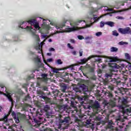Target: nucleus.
Segmentation results:
<instances>
[{"label": "nucleus", "instance_id": "nucleus-40", "mask_svg": "<svg viewBox=\"0 0 131 131\" xmlns=\"http://www.w3.org/2000/svg\"><path fill=\"white\" fill-rule=\"evenodd\" d=\"M108 94V96L110 97V98H112V97H113V95H112L111 93H107Z\"/></svg>", "mask_w": 131, "mask_h": 131}, {"label": "nucleus", "instance_id": "nucleus-21", "mask_svg": "<svg viewBox=\"0 0 131 131\" xmlns=\"http://www.w3.org/2000/svg\"><path fill=\"white\" fill-rule=\"evenodd\" d=\"M117 51H118V49H117L116 47H112L110 49V51L112 52V53L117 52Z\"/></svg>", "mask_w": 131, "mask_h": 131}, {"label": "nucleus", "instance_id": "nucleus-24", "mask_svg": "<svg viewBox=\"0 0 131 131\" xmlns=\"http://www.w3.org/2000/svg\"><path fill=\"white\" fill-rule=\"evenodd\" d=\"M44 110L45 111H46V112L47 111H49V110H50V106H49V105H46L44 106Z\"/></svg>", "mask_w": 131, "mask_h": 131}, {"label": "nucleus", "instance_id": "nucleus-3", "mask_svg": "<svg viewBox=\"0 0 131 131\" xmlns=\"http://www.w3.org/2000/svg\"><path fill=\"white\" fill-rule=\"evenodd\" d=\"M123 105L120 106V109L123 114L122 116H119L118 118L116 119L115 123H113L112 120H108L107 121V127L106 128L107 131H114V124H117L119 126V127L121 128H126L125 126H127V125L124 123V120L128 119V117H125V114L128 115V116H130L131 115V107L126 106L127 104V101L125 99L122 102Z\"/></svg>", "mask_w": 131, "mask_h": 131}, {"label": "nucleus", "instance_id": "nucleus-12", "mask_svg": "<svg viewBox=\"0 0 131 131\" xmlns=\"http://www.w3.org/2000/svg\"><path fill=\"white\" fill-rule=\"evenodd\" d=\"M4 96H6L7 98H8L9 101L11 102L12 104H13V98H12V96L13 94L11 93L6 92V93H4Z\"/></svg>", "mask_w": 131, "mask_h": 131}, {"label": "nucleus", "instance_id": "nucleus-61", "mask_svg": "<svg viewBox=\"0 0 131 131\" xmlns=\"http://www.w3.org/2000/svg\"><path fill=\"white\" fill-rule=\"evenodd\" d=\"M129 26H130V27H131V24H129Z\"/></svg>", "mask_w": 131, "mask_h": 131}, {"label": "nucleus", "instance_id": "nucleus-36", "mask_svg": "<svg viewBox=\"0 0 131 131\" xmlns=\"http://www.w3.org/2000/svg\"><path fill=\"white\" fill-rule=\"evenodd\" d=\"M116 18L117 19H119L120 20H123V19H124V18L122 16H118L116 17Z\"/></svg>", "mask_w": 131, "mask_h": 131}, {"label": "nucleus", "instance_id": "nucleus-14", "mask_svg": "<svg viewBox=\"0 0 131 131\" xmlns=\"http://www.w3.org/2000/svg\"><path fill=\"white\" fill-rule=\"evenodd\" d=\"M33 122L35 123V125H34V126L35 127H38V126L41 124L40 121H38L36 119H34Z\"/></svg>", "mask_w": 131, "mask_h": 131}, {"label": "nucleus", "instance_id": "nucleus-48", "mask_svg": "<svg viewBox=\"0 0 131 131\" xmlns=\"http://www.w3.org/2000/svg\"><path fill=\"white\" fill-rule=\"evenodd\" d=\"M90 38H91V37H86L84 38V39H85L86 40L88 39H90Z\"/></svg>", "mask_w": 131, "mask_h": 131}, {"label": "nucleus", "instance_id": "nucleus-32", "mask_svg": "<svg viewBox=\"0 0 131 131\" xmlns=\"http://www.w3.org/2000/svg\"><path fill=\"white\" fill-rule=\"evenodd\" d=\"M127 68H128V69L129 70H131V63H129L127 66H126Z\"/></svg>", "mask_w": 131, "mask_h": 131}, {"label": "nucleus", "instance_id": "nucleus-29", "mask_svg": "<svg viewBox=\"0 0 131 131\" xmlns=\"http://www.w3.org/2000/svg\"><path fill=\"white\" fill-rule=\"evenodd\" d=\"M96 36H101L102 35V32H98L95 34Z\"/></svg>", "mask_w": 131, "mask_h": 131}, {"label": "nucleus", "instance_id": "nucleus-56", "mask_svg": "<svg viewBox=\"0 0 131 131\" xmlns=\"http://www.w3.org/2000/svg\"><path fill=\"white\" fill-rule=\"evenodd\" d=\"M37 85H39V83L38 82V83H37Z\"/></svg>", "mask_w": 131, "mask_h": 131}, {"label": "nucleus", "instance_id": "nucleus-39", "mask_svg": "<svg viewBox=\"0 0 131 131\" xmlns=\"http://www.w3.org/2000/svg\"><path fill=\"white\" fill-rule=\"evenodd\" d=\"M49 52H55V49L51 48L49 49Z\"/></svg>", "mask_w": 131, "mask_h": 131}, {"label": "nucleus", "instance_id": "nucleus-49", "mask_svg": "<svg viewBox=\"0 0 131 131\" xmlns=\"http://www.w3.org/2000/svg\"><path fill=\"white\" fill-rule=\"evenodd\" d=\"M47 56H52V53H47Z\"/></svg>", "mask_w": 131, "mask_h": 131}, {"label": "nucleus", "instance_id": "nucleus-50", "mask_svg": "<svg viewBox=\"0 0 131 131\" xmlns=\"http://www.w3.org/2000/svg\"><path fill=\"white\" fill-rule=\"evenodd\" d=\"M19 94L20 95H22L23 94V93L22 92V91L19 90Z\"/></svg>", "mask_w": 131, "mask_h": 131}, {"label": "nucleus", "instance_id": "nucleus-2", "mask_svg": "<svg viewBox=\"0 0 131 131\" xmlns=\"http://www.w3.org/2000/svg\"><path fill=\"white\" fill-rule=\"evenodd\" d=\"M102 8H103V7L101 6L99 7L98 6L97 8H93L92 13L93 17H89L86 20H78L77 23H70V25L71 27H68L64 30L55 32L52 34V35H55L58 33H64V32H74L80 29L91 27L95 22H98V20H100V18L103 17V15L98 17V15L95 14V13L98 12V10H100V9H102Z\"/></svg>", "mask_w": 131, "mask_h": 131}, {"label": "nucleus", "instance_id": "nucleus-31", "mask_svg": "<svg viewBox=\"0 0 131 131\" xmlns=\"http://www.w3.org/2000/svg\"><path fill=\"white\" fill-rule=\"evenodd\" d=\"M13 39L14 41H18V36H13Z\"/></svg>", "mask_w": 131, "mask_h": 131}, {"label": "nucleus", "instance_id": "nucleus-17", "mask_svg": "<svg viewBox=\"0 0 131 131\" xmlns=\"http://www.w3.org/2000/svg\"><path fill=\"white\" fill-rule=\"evenodd\" d=\"M70 120V118L69 117H66L64 118L63 120L60 121L61 123H68L69 121Z\"/></svg>", "mask_w": 131, "mask_h": 131}, {"label": "nucleus", "instance_id": "nucleus-57", "mask_svg": "<svg viewBox=\"0 0 131 131\" xmlns=\"http://www.w3.org/2000/svg\"><path fill=\"white\" fill-rule=\"evenodd\" d=\"M110 16H112V14H110Z\"/></svg>", "mask_w": 131, "mask_h": 131}, {"label": "nucleus", "instance_id": "nucleus-33", "mask_svg": "<svg viewBox=\"0 0 131 131\" xmlns=\"http://www.w3.org/2000/svg\"><path fill=\"white\" fill-rule=\"evenodd\" d=\"M68 47L69 48V49H71V50H73L74 48L71 46L70 43H68Z\"/></svg>", "mask_w": 131, "mask_h": 131}, {"label": "nucleus", "instance_id": "nucleus-43", "mask_svg": "<svg viewBox=\"0 0 131 131\" xmlns=\"http://www.w3.org/2000/svg\"><path fill=\"white\" fill-rule=\"evenodd\" d=\"M128 10H129V9L127 8V9H123L122 10H121L119 12H124V11H128Z\"/></svg>", "mask_w": 131, "mask_h": 131}, {"label": "nucleus", "instance_id": "nucleus-62", "mask_svg": "<svg viewBox=\"0 0 131 131\" xmlns=\"http://www.w3.org/2000/svg\"><path fill=\"white\" fill-rule=\"evenodd\" d=\"M5 119L7 120V117H5Z\"/></svg>", "mask_w": 131, "mask_h": 131}, {"label": "nucleus", "instance_id": "nucleus-19", "mask_svg": "<svg viewBox=\"0 0 131 131\" xmlns=\"http://www.w3.org/2000/svg\"><path fill=\"white\" fill-rule=\"evenodd\" d=\"M105 24L106 25H108V26H110L111 27H113V26H114V23L112 21H106L105 23Z\"/></svg>", "mask_w": 131, "mask_h": 131}, {"label": "nucleus", "instance_id": "nucleus-15", "mask_svg": "<svg viewBox=\"0 0 131 131\" xmlns=\"http://www.w3.org/2000/svg\"><path fill=\"white\" fill-rule=\"evenodd\" d=\"M42 78L40 79L42 81H44V82H47L48 81V75L46 74H42L41 75Z\"/></svg>", "mask_w": 131, "mask_h": 131}, {"label": "nucleus", "instance_id": "nucleus-55", "mask_svg": "<svg viewBox=\"0 0 131 131\" xmlns=\"http://www.w3.org/2000/svg\"><path fill=\"white\" fill-rule=\"evenodd\" d=\"M119 11H114L113 13H118Z\"/></svg>", "mask_w": 131, "mask_h": 131}, {"label": "nucleus", "instance_id": "nucleus-60", "mask_svg": "<svg viewBox=\"0 0 131 131\" xmlns=\"http://www.w3.org/2000/svg\"><path fill=\"white\" fill-rule=\"evenodd\" d=\"M35 71H38V70H35V71H34V72H35Z\"/></svg>", "mask_w": 131, "mask_h": 131}, {"label": "nucleus", "instance_id": "nucleus-64", "mask_svg": "<svg viewBox=\"0 0 131 131\" xmlns=\"http://www.w3.org/2000/svg\"><path fill=\"white\" fill-rule=\"evenodd\" d=\"M130 19H131V17H130Z\"/></svg>", "mask_w": 131, "mask_h": 131}, {"label": "nucleus", "instance_id": "nucleus-45", "mask_svg": "<svg viewBox=\"0 0 131 131\" xmlns=\"http://www.w3.org/2000/svg\"><path fill=\"white\" fill-rule=\"evenodd\" d=\"M90 72H94V68H90Z\"/></svg>", "mask_w": 131, "mask_h": 131}, {"label": "nucleus", "instance_id": "nucleus-35", "mask_svg": "<svg viewBox=\"0 0 131 131\" xmlns=\"http://www.w3.org/2000/svg\"><path fill=\"white\" fill-rule=\"evenodd\" d=\"M77 37H78V39H80V40H81V39H84V37H83L82 36H81V35H78V36H77Z\"/></svg>", "mask_w": 131, "mask_h": 131}, {"label": "nucleus", "instance_id": "nucleus-46", "mask_svg": "<svg viewBox=\"0 0 131 131\" xmlns=\"http://www.w3.org/2000/svg\"><path fill=\"white\" fill-rule=\"evenodd\" d=\"M71 42H72V43H74V42H75V41L74 39H71Z\"/></svg>", "mask_w": 131, "mask_h": 131}, {"label": "nucleus", "instance_id": "nucleus-41", "mask_svg": "<svg viewBox=\"0 0 131 131\" xmlns=\"http://www.w3.org/2000/svg\"><path fill=\"white\" fill-rule=\"evenodd\" d=\"M30 97L29 96V95H27L26 98H25V101H27V100H28V99H30Z\"/></svg>", "mask_w": 131, "mask_h": 131}, {"label": "nucleus", "instance_id": "nucleus-53", "mask_svg": "<svg viewBox=\"0 0 131 131\" xmlns=\"http://www.w3.org/2000/svg\"><path fill=\"white\" fill-rule=\"evenodd\" d=\"M111 90L113 91L114 90V87H111Z\"/></svg>", "mask_w": 131, "mask_h": 131}, {"label": "nucleus", "instance_id": "nucleus-58", "mask_svg": "<svg viewBox=\"0 0 131 131\" xmlns=\"http://www.w3.org/2000/svg\"><path fill=\"white\" fill-rule=\"evenodd\" d=\"M86 43H89V42H88V41H86Z\"/></svg>", "mask_w": 131, "mask_h": 131}, {"label": "nucleus", "instance_id": "nucleus-9", "mask_svg": "<svg viewBox=\"0 0 131 131\" xmlns=\"http://www.w3.org/2000/svg\"><path fill=\"white\" fill-rule=\"evenodd\" d=\"M106 62H118L119 58L118 57H107L105 58Z\"/></svg>", "mask_w": 131, "mask_h": 131}, {"label": "nucleus", "instance_id": "nucleus-6", "mask_svg": "<svg viewBox=\"0 0 131 131\" xmlns=\"http://www.w3.org/2000/svg\"><path fill=\"white\" fill-rule=\"evenodd\" d=\"M92 58H96L95 59V62H99V63H101L102 62V59L100 58L101 56L99 55H92L89 56L88 58H83L81 60V63H82V64L85 63L89 60H90V59H92Z\"/></svg>", "mask_w": 131, "mask_h": 131}, {"label": "nucleus", "instance_id": "nucleus-13", "mask_svg": "<svg viewBox=\"0 0 131 131\" xmlns=\"http://www.w3.org/2000/svg\"><path fill=\"white\" fill-rule=\"evenodd\" d=\"M37 95H40L41 96V99H43L44 100H47V98L46 96H43V95H45V93L43 92L40 90L37 91Z\"/></svg>", "mask_w": 131, "mask_h": 131}, {"label": "nucleus", "instance_id": "nucleus-27", "mask_svg": "<svg viewBox=\"0 0 131 131\" xmlns=\"http://www.w3.org/2000/svg\"><path fill=\"white\" fill-rule=\"evenodd\" d=\"M57 64H58V65H60L61 64H62L63 63V62L62 61V60H61V59H57L56 60V62Z\"/></svg>", "mask_w": 131, "mask_h": 131}, {"label": "nucleus", "instance_id": "nucleus-54", "mask_svg": "<svg viewBox=\"0 0 131 131\" xmlns=\"http://www.w3.org/2000/svg\"><path fill=\"white\" fill-rule=\"evenodd\" d=\"M11 112H12V110H10V111L9 112V114H11Z\"/></svg>", "mask_w": 131, "mask_h": 131}, {"label": "nucleus", "instance_id": "nucleus-63", "mask_svg": "<svg viewBox=\"0 0 131 131\" xmlns=\"http://www.w3.org/2000/svg\"><path fill=\"white\" fill-rule=\"evenodd\" d=\"M66 22H67V20H66L65 23H66Z\"/></svg>", "mask_w": 131, "mask_h": 131}, {"label": "nucleus", "instance_id": "nucleus-37", "mask_svg": "<svg viewBox=\"0 0 131 131\" xmlns=\"http://www.w3.org/2000/svg\"><path fill=\"white\" fill-rule=\"evenodd\" d=\"M104 25H105V23H103L102 21H101L100 23V27H101V28L104 27Z\"/></svg>", "mask_w": 131, "mask_h": 131}, {"label": "nucleus", "instance_id": "nucleus-44", "mask_svg": "<svg viewBox=\"0 0 131 131\" xmlns=\"http://www.w3.org/2000/svg\"><path fill=\"white\" fill-rule=\"evenodd\" d=\"M43 91H48V87H47V86H43Z\"/></svg>", "mask_w": 131, "mask_h": 131}, {"label": "nucleus", "instance_id": "nucleus-20", "mask_svg": "<svg viewBox=\"0 0 131 131\" xmlns=\"http://www.w3.org/2000/svg\"><path fill=\"white\" fill-rule=\"evenodd\" d=\"M107 105H109V106H111V107H115L116 104L115 102L112 100H111V101L107 103Z\"/></svg>", "mask_w": 131, "mask_h": 131}, {"label": "nucleus", "instance_id": "nucleus-16", "mask_svg": "<svg viewBox=\"0 0 131 131\" xmlns=\"http://www.w3.org/2000/svg\"><path fill=\"white\" fill-rule=\"evenodd\" d=\"M80 88L82 91H83V92H84V93H86V92H89V89L88 88V86L84 84H81Z\"/></svg>", "mask_w": 131, "mask_h": 131}, {"label": "nucleus", "instance_id": "nucleus-38", "mask_svg": "<svg viewBox=\"0 0 131 131\" xmlns=\"http://www.w3.org/2000/svg\"><path fill=\"white\" fill-rule=\"evenodd\" d=\"M79 56H80V57H81V56H82V54H83V51H82V50H80V51H79Z\"/></svg>", "mask_w": 131, "mask_h": 131}, {"label": "nucleus", "instance_id": "nucleus-34", "mask_svg": "<svg viewBox=\"0 0 131 131\" xmlns=\"http://www.w3.org/2000/svg\"><path fill=\"white\" fill-rule=\"evenodd\" d=\"M47 61L49 63H51V62H53V61H54V60L53 59V58H48V59H47Z\"/></svg>", "mask_w": 131, "mask_h": 131}, {"label": "nucleus", "instance_id": "nucleus-25", "mask_svg": "<svg viewBox=\"0 0 131 131\" xmlns=\"http://www.w3.org/2000/svg\"><path fill=\"white\" fill-rule=\"evenodd\" d=\"M59 70H61L60 69H58L56 68H53L52 71L53 73H58V71H59Z\"/></svg>", "mask_w": 131, "mask_h": 131}, {"label": "nucleus", "instance_id": "nucleus-18", "mask_svg": "<svg viewBox=\"0 0 131 131\" xmlns=\"http://www.w3.org/2000/svg\"><path fill=\"white\" fill-rule=\"evenodd\" d=\"M6 92L7 91V89H6V87L4 85H2L0 86V94H3V92Z\"/></svg>", "mask_w": 131, "mask_h": 131}, {"label": "nucleus", "instance_id": "nucleus-7", "mask_svg": "<svg viewBox=\"0 0 131 131\" xmlns=\"http://www.w3.org/2000/svg\"><path fill=\"white\" fill-rule=\"evenodd\" d=\"M90 105H92V106H89V109H91V108H92L93 110H95V111H97V113L99 112V109H100V103L99 102L95 101L93 103V100L90 101Z\"/></svg>", "mask_w": 131, "mask_h": 131}, {"label": "nucleus", "instance_id": "nucleus-22", "mask_svg": "<svg viewBox=\"0 0 131 131\" xmlns=\"http://www.w3.org/2000/svg\"><path fill=\"white\" fill-rule=\"evenodd\" d=\"M125 58L127 60H130V56H129V54H128V53H125Z\"/></svg>", "mask_w": 131, "mask_h": 131}, {"label": "nucleus", "instance_id": "nucleus-52", "mask_svg": "<svg viewBox=\"0 0 131 131\" xmlns=\"http://www.w3.org/2000/svg\"><path fill=\"white\" fill-rule=\"evenodd\" d=\"M20 99V97H16V101H18Z\"/></svg>", "mask_w": 131, "mask_h": 131}, {"label": "nucleus", "instance_id": "nucleus-26", "mask_svg": "<svg viewBox=\"0 0 131 131\" xmlns=\"http://www.w3.org/2000/svg\"><path fill=\"white\" fill-rule=\"evenodd\" d=\"M105 8V9H104V11H106V12H112V11H113V9L108 8V7H106Z\"/></svg>", "mask_w": 131, "mask_h": 131}, {"label": "nucleus", "instance_id": "nucleus-5", "mask_svg": "<svg viewBox=\"0 0 131 131\" xmlns=\"http://www.w3.org/2000/svg\"><path fill=\"white\" fill-rule=\"evenodd\" d=\"M12 117H13L16 123H19L20 120L25 119V115L22 114L20 113L16 114L14 112L12 113Z\"/></svg>", "mask_w": 131, "mask_h": 131}, {"label": "nucleus", "instance_id": "nucleus-42", "mask_svg": "<svg viewBox=\"0 0 131 131\" xmlns=\"http://www.w3.org/2000/svg\"><path fill=\"white\" fill-rule=\"evenodd\" d=\"M71 53L73 55H76V51H72Z\"/></svg>", "mask_w": 131, "mask_h": 131}, {"label": "nucleus", "instance_id": "nucleus-1", "mask_svg": "<svg viewBox=\"0 0 131 131\" xmlns=\"http://www.w3.org/2000/svg\"><path fill=\"white\" fill-rule=\"evenodd\" d=\"M47 20H42V23L41 25V27H39V23L35 19H30L29 21H25L20 23L18 27L23 29H25L27 31H30L31 34L36 38V43L35 45V48L38 53L41 54V47L45 45V41H42L39 43V37L38 35L36 34V30H39L40 32L42 33L41 36L42 38H49L51 36H48V34L49 33L50 30L52 29V27L50 26V25L47 24Z\"/></svg>", "mask_w": 131, "mask_h": 131}, {"label": "nucleus", "instance_id": "nucleus-30", "mask_svg": "<svg viewBox=\"0 0 131 131\" xmlns=\"http://www.w3.org/2000/svg\"><path fill=\"white\" fill-rule=\"evenodd\" d=\"M75 91L76 93H81V90L78 88H75Z\"/></svg>", "mask_w": 131, "mask_h": 131}, {"label": "nucleus", "instance_id": "nucleus-11", "mask_svg": "<svg viewBox=\"0 0 131 131\" xmlns=\"http://www.w3.org/2000/svg\"><path fill=\"white\" fill-rule=\"evenodd\" d=\"M34 61L37 64L38 67H42L43 66V64H42V63H41L40 57L36 56L34 58Z\"/></svg>", "mask_w": 131, "mask_h": 131}, {"label": "nucleus", "instance_id": "nucleus-4", "mask_svg": "<svg viewBox=\"0 0 131 131\" xmlns=\"http://www.w3.org/2000/svg\"><path fill=\"white\" fill-rule=\"evenodd\" d=\"M108 65L110 67H111V72L105 74V77L107 78H111L112 81H113V80L114 81H116V78L113 77H114V76L116 75V73L118 71L117 69L119 68V66L114 63H108Z\"/></svg>", "mask_w": 131, "mask_h": 131}, {"label": "nucleus", "instance_id": "nucleus-51", "mask_svg": "<svg viewBox=\"0 0 131 131\" xmlns=\"http://www.w3.org/2000/svg\"><path fill=\"white\" fill-rule=\"evenodd\" d=\"M48 41L49 42H52V41H53V40H52V39H48Z\"/></svg>", "mask_w": 131, "mask_h": 131}, {"label": "nucleus", "instance_id": "nucleus-23", "mask_svg": "<svg viewBox=\"0 0 131 131\" xmlns=\"http://www.w3.org/2000/svg\"><path fill=\"white\" fill-rule=\"evenodd\" d=\"M119 45H120V46H124L125 45H128V42L121 41L119 42Z\"/></svg>", "mask_w": 131, "mask_h": 131}, {"label": "nucleus", "instance_id": "nucleus-59", "mask_svg": "<svg viewBox=\"0 0 131 131\" xmlns=\"http://www.w3.org/2000/svg\"><path fill=\"white\" fill-rule=\"evenodd\" d=\"M0 112H2V110L0 108Z\"/></svg>", "mask_w": 131, "mask_h": 131}, {"label": "nucleus", "instance_id": "nucleus-47", "mask_svg": "<svg viewBox=\"0 0 131 131\" xmlns=\"http://www.w3.org/2000/svg\"><path fill=\"white\" fill-rule=\"evenodd\" d=\"M30 55H34V53L32 51L29 52Z\"/></svg>", "mask_w": 131, "mask_h": 131}, {"label": "nucleus", "instance_id": "nucleus-28", "mask_svg": "<svg viewBox=\"0 0 131 131\" xmlns=\"http://www.w3.org/2000/svg\"><path fill=\"white\" fill-rule=\"evenodd\" d=\"M113 35H115V36H118V33L116 31H113Z\"/></svg>", "mask_w": 131, "mask_h": 131}, {"label": "nucleus", "instance_id": "nucleus-8", "mask_svg": "<svg viewBox=\"0 0 131 131\" xmlns=\"http://www.w3.org/2000/svg\"><path fill=\"white\" fill-rule=\"evenodd\" d=\"M119 32L122 34H130L131 29L129 27H126L125 28H119L118 30Z\"/></svg>", "mask_w": 131, "mask_h": 131}, {"label": "nucleus", "instance_id": "nucleus-10", "mask_svg": "<svg viewBox=\"0 0 131 131\" xmlns=\"http://www.w3.org/2000/svg\"><path fill=\"white\" fill-rule=\"evenodd\" d=\"M50 25H52V26H54V27H55L56 29H59V30H62V29H63V27H64L65 26V23L56 24L54 23L51 22Z\"/></svg>", "mask_w": 131, "mask_h": 131}]
</instances>
